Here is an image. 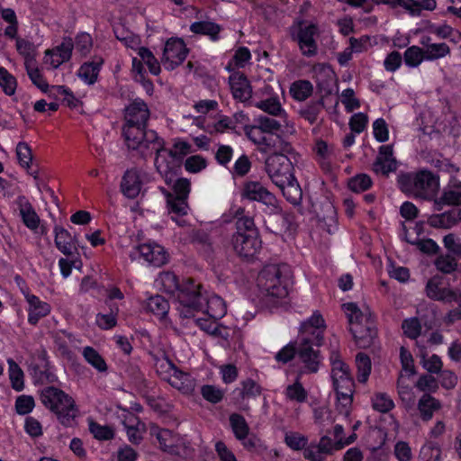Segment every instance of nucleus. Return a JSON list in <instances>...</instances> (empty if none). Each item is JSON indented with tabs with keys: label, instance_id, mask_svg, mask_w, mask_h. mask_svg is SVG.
Segmentation results:
<instances>
[{
	"label": "nucleus",
	"instance_id": "15",
	"mask_svg": "<svg viewBox=\"0 0 461 461\" xmlns=\"http://www.w3.org/2000/svg\"><path fill=\"white\" fill-rule=\"evenodd\" d=\"M332 361V381L336 391L338 390H353L355 383L353 378L350 376L348 366L337 357Z\"/></svg>",
	"mask_w": 461,
	"mask_h": 461
},
{
	"label": "nucleus",
	"instance_id": "56",
	"mask_svg": "<svg viewBox=\"0 0 461 461\" xmlns=\"http://www.w3.org/2000/svg\"><path fill=\"white\" fill-rule=\"evenodd\" d=\"M285 441L286 445L294 450H304L308 443V438L297 432H289L285 434Z\"/></svg>",
	"mask_w": 461,
	"mask_h": 461
},
{
	"label": "nucleus",
	"instance_id": "28",
	"mask_svg": "<svg viewBox=\"0 0 461 461\" xmlns=\"http://www.w3.org/2000/svg\"><path fill=\"white\" fill-rule=\"evenodd\" d=\"M102 64L103 59L95 57L94 60L86 62L80 67L78 77L89 85L94 84L97 79Z\"/></svg>",
	"mask_w": 461,
	"mask_h": 461
},
{
	"label": "nucleus",
	"instance_id": "48",
	"mask_svg": "<svg viewBox=\"0 0 461 461\" xmlns=\"http://www.w3.org/2000/svg\"><path fill=\"white\" fill-rule=\"evenodd\" d=\"M20 214L28 228L32 230L38 228L40 222L39 217L29 203H25L21 204Z\"/></svg>",
	"mask_w": 461,
	"mask_h": 461
},
{
	"label": "nucleus",
	"instance_id": "6",
	"mask_svg": "<svg viewBox=\"0 0 461 461\" xmlns=\"http://www.w3.org/2000/svg\"><path fill=\"white\" fill-rule=\"evenodd\" d=\"M265 169L271 181L277 186L293 180L294 168L290 158L283 153H274L267 157Z\"/></svg>",
	"mask_w": 461,
	"mask_h": 461
},
{
	"label": "nucleus",
	"instance_id": "55",
	"mask_svg": "<svg viewBox=\"0 0 461 461\" xmlns=\"http://www.w3.org/2000/svg\"><path fill=\"white\" fill-rule=\"evenodd\" d=\"M372 185V180L369 176L366 174H359L348 181V187L356 193H360L367 190Z\"/></svg>",
	"mask_w": 461,
	"mask_h": 461
},
{
	"label": "nucleus",
	"instance_id": "64",
	"mask_svg": "<svg viewBox=\"0 0 461 461\" xmlns=\"http://www.w3.org/2000/svg\"><path fill=\"white\" fill-rule=\"evenodd\" d=\"M206 165V159L200 155L191 156L185 161V168L190 173H198L205 168Z\"/></svg>",
	"mask_w": 461,
	"mask_h": 461
},
{
	"label": "nucleus",
	"instance_id": "2",
	"mask_svg": "<svg viewBox=\"0 0 461 461\" xmlns=\"http://www.w3.org/2000/svg\"><path fill=\"white\" fill-rule=\"evenodd\" d=\"M289 270L285 265H267L259 272L258 286L266 298L283 299L287 296V284Z\"/></svg>",
	"mask_w": 461,
	"mask_h": 461
},
{
	"label": "nucleus",
	"instance_id": "38",
	"mask_svg": "<svg viewBox=\"0 0 461 461\" xmlns=\"http://www.w3.org/2000/svg\"><path fill=\"white\" fill-rule=\"evenodd\" d=\"M230 424L238 440L245 439L249 436V427L242 415L238 413L230 414Z\"/></svg>",
	"mask_w": 461,
	"mask_h": 461
},
{
	"label": "nucleus",
	"instance_id": "45",
	"mask_svg": "<svg viewBox=\"0 0 461 461\" xmlns=\"http://www.w3.org/2000/svg\"><path fill=\"white\" fill-rule=\"evenodd\" d=\"M255 122L258 128L266 133H274L280 131L283 123L281 120L277 121L265 115L258 116L255 119Z\"/></svg>",
	"mask_w": 461,
	"mask_h": 461
},
{
	"label": "nucleus",
	"instance_id": "51",
	"mask_svg": "<svg viewBox=\"0 0 461 461\" xmlns=\"http://www.w3.org/2000/svg\"><path fill=\"white\" fill-rule=\"evenodd\" d=\"M425 59V51L418 47H409L404 52V61L410 67H417Z\"/></svg>",
	"mask_w": 461,
	"mask_h": 461
},
{
	"label": "nucleus",
	"instance_id": "35",
	"mask_svg": "<svg viewBox=\"0 0 461 461\" xmlns=\"http://www.w3.org/2000/svg\"><path fill=\"white\" fill-rule=\"evenodd\" d=\"M8 374L12 388L16 392H21L24 388L23 371L18 364L12 358L7 359Z\"/></svg>",
	"mask_w": 461,
	"mask_h": 461
},
{
	"label": "nucleus",
	"instance_id": "31",
	"mask_svg": "<svg viewBox=\"0 0 461 461\" xmlns=\"http://www.w3.org/2000/svg\"><path fill=\"white\" fill-rule=\"evenodd\" d=\"M324 108L323 98L321 97L319 100L312 101L309 104L303 105L299 110L298 113L302 118L313 124L317 122L319 114Z\"/></svg>",
	"mask_w": 461,
	"mask_h": 461
},
{
	"label": "nucleus",
	"instance_id": "47",
	"mask_svg": "<svg viewBox=\"0 0 461 461\" xmlns=\"http://www.w3.org/2000/svg\"><path fill=\"white\" fill-rule=\"evenodd\" d=\"M85 359L99 372L106 371L107 366L100 354L91 347H86L83 350Z\"/></svg>",
	"mask_w": 461,
	"mask_h": 461
},
{
	"label": "nucleus",
	"instance_id": "44",
	"mask_svg": "<svg viewBox=\"0 0 461 461\" xmlns=\"http://www.w3.org/2000/svg\"><path fill=\"white\" fill-rule=\"evenodd\" d=\"M191 152L192 146L190 143L178 140L174 143L172 149H167V156L175 161L176 165H180L183 158Z\"/></svg>",
	"mask_w": 461,
	"mask_h": 461
},
{
	"label": "nucleus",
	"instance_id": "13",
	"mask_svg": "<svg viewBox=\"0 0 461 461\" xmlns=\"http://www.w3.org/2000/svg\"><path fill=\"white\" fill-rule=\"evenodd\" d=\"M398 161L393 157L392 145H383L379 148L378 155L373 163L372 170L383 176H388L390 173L397 170Z\"/></svg>",
	"mask_w": 461,
	"mask_h": 461
},
{
	"label": "nucleus",
	"instance_id": "62",
	"mask_svg": "<svg viewBox=\"0 0 461 461\" xmlns=\"http://www.w3.org/2000/svg\"><path fill=\"white\" fill-rule=\"evenodd\" d=\"M27 74L32 82L40 89L45 91L48 84L44 81L40 70L36 68L35 61L25 65Z\"/></svg>",
	"mask_w": 461,
	"mask_h": 461
},
{
	"label": "nucleus",
	"instance_id": "61",
	"mask_svg": "<svg viewBox=\"0 0 461 461\" xmlns=\"http://www.w3.org/2000/svg\"><path fill=\"white\" fill-rule=\"evenodd\" d=\"M201 393L206 401L212 403L221 402L224 395V392L222 390L210 384L203 385L201 388Z\"/></svg>",
	"mask_w": 461,
	"mask_h": 461
},
{
	"label": "nucleus",
	"instance_id": "7",
	"mask_svg": "<svg viewBox=\"0 0 461 461\" xmlns=\"http://www.w3.org/2000/svg\"><path fill=\"white\" fill-rule=\"evenodd\" d=\"M201 285L194 284V280L188 278L180 284L179 289L176 291V296L183 306L181 314L189 317L192 312L201 309L205 304V296L201 293Z\"/></svg>",
	"mask_w": 461,
	"mask_h": 461
},
{
	"label": "nucleus",
	"instance_id": "54",
	"mask_svg": "<svg viewBox=\"0 0 461 461\" xmlns=\"http://www.w3.org/2000/svg\"><path fill=\"white\" fill-rule=\"evenodd\" d=\"M139 55L141 58V60L148 66L151 74L157 76L160 73V65L153 53L148 48H140Z\"/></svg>",
	"mask_w": 461,
	"mask_h": 461
},
{
	"label": "nucleus",
	"instance_id": "53",
	"mask_svg": "<svg viewBox=\"0 0 461 461\" xmlns=\"http://www.w3.org/2000/svg\"><path fill=\"white\" fill-rule=\"evenodd\" d=\"M343 307L345 308L350 326L357 321H364L366 316H368V313H371L368 308L366 312L360 311L358 306L354 303H345Z\"/></svg>",
	"mask_w": 461,
	"mask_h": 461
},
{
	"label": "nucleus",
	"instance_id": "63",
	"mask_svg": "<svg viewBox=\"0 0 461 461\" xmlns=\"http://www.w3.org/2000/svg\"><path fill=\"white\" fill-rule=\"evenodd\" d=\"M240 396L242 399L253 398L261 393L260 385L252 379H247L241 383Z\"/></svg>",
	"mask_w": 461,
	"mask_h": 461
},
{
	"label": "nucleus",
	"instance_id": "39",
	"mask_svg": "<svg viewBox=\"0 0 461 461\" xmlns=\"http://www.w3.org/2000/svg\"><path fill=\"white\" fill-rule=\"evenodd\" d=\"M146 309L153 314L163 318L168 312L169 303L163 296L157 294L148 299Z\"/></svg>",
	"mask_w": 461,
	"mask_h": 461
},
{
	"label": "nucleus",
	"instance_id": "24",
	"mask_svg": "<svg viewBox=\"0 0 461 461\" xmlns=\"http://www.w3.org/2000/svg\"><path fill=\"white\" fill-rule=\"evenodd\" d=\"M276 211L269 213L265 223L267 228L275 234H281L289 230L291 224L290 214L275 207Z\"/></svg>",
	"mask_w": 461,
	"mask_h": 461
},
{
	"label": "nucleus",
	"instance_id": "17",
	"mask_svg": "<svg viewBox=\"0 0 461 461\" xmlns=\"http://www.w3.org/2000/svg\"><path fill=\"white\" fill-rule=\"evenodd\" d=\"M164 140L159 138L149 148V152L150 155L155 152L154 165L159 174L167 178V175L171 173L173 167L176 164L167 156V149L164 148Z\"/></svg>",
	"mask_w": 461,
	"mask_h": 461
},
{
	"label": "nucleus",
	"instance_id": "19",
	"mask_svg": "<svg viewBox=\"0 0 461 461\" xmlns=\"http://www.w3.org/2000/svg\"><path fill=\"white\" fill-rule=\"evenodd\" d=\"M62 253L67 257L59 259V268L64 277H68L72 269L81 273L83 263L75 246L71 244L64 245L61 249Z\"/></svg>",
	"mask_w": 461,
	"mask_h": 461
},
{
	"label": "nucleus",
	"instance_id": "59",
	"mask_svg": "<svg viewBox=\"0 0 461 461\" xmlns=\"http://www.w3.org/2000/svg\"><path fill=\"white\" fill-rule=\"evenodd\" d=\"M402 328L404 334L411 339H417L421 331V325L417 318L404 320L402 321Z\"/></svg>",
	"mask_w": 461,
	"mask_h": 461
},
{
	"label": "nucleus",
	"instance_id": "42",
	"mask_svg": "<svg viewBox=\"0 0 461 461\" xmlns=\"http://www.w3.org/2000/svg\"><path fill=\"white\" fill-rule=\"evenodd\" d=\"M87 421L89 431L95 438L98 440H110L114 438V430L112 427L100 425L91 418Z\"/></svg>",
	"mask_w": 461,
	"mask_h": 461
},
{
	"label": "nucleus",
	"instance_id": "50",
	"mask_svg": "<svg viewBox=\"0 0 461 461\" xmlns=\"http://www.w3.org/2000/svg\"><path fill=\"white\" fill-rule=\"evenodd\" d=\"M41 399L44 406L58 413V389L56 387L49 386L43 389Z\"/></svg>",
	"mask_w": 461,
	"mask_h": 461
},
{
	"label": "nucleus",
	"instance_id": "40",
	"mask_svg": "<svg viewBox=\"0 0 461 461\" xmlns=\"http://www.w3.org/2000/svg\"><path fill=\"white\" fill-rule=\"evenodd\" d=\"M313 86L310 81L299 80L292 84L290 87L291 95L298 101H304L312 95Z\"/></svg>",
	"mask_w": 461,
	"mask_h": 461
},
{
	"label": "nucleus",
	"instance_id": "27",
	"mask_svg": "<svg viewBox=\"0 0 461 461\" xmlns=\"http://www.w3.org/2000/svg\"><path fill=\"white\" fill-rule=\"evenodd\" d=\"M187 199L176 197L173 194L167 195V207L169 213H173L176 216H172L171 219L175 221L179 226H185L186 224L185 220H177L176 217L184 216L187 214L188 204Z\"/></svg>",
	"mask_w": 461,
	"mask_h": 461
},
{
	"label": "nucleus",
	"instance_id": "46",
	"mask_svg": "<svg viewBox=\"0 0 461 461\" xmlns=\"http://www.w3.org/2000/svg\"><path fill=\"white\" fill-rule=\"evenodd\" d=\"M0 87L7 95H13L17 87L16 78L3 67H0Z\"/></svg>",
	"mask_w": 461,
	"mask_h": 461
},
{
	"label": "nucleus",
	"instance_id": "12",
	"mask_svg": "<svg viewBox=\"0 0 461 461\" xmlns=\"http://www.w3.org/2000/svg\"><path fill=\"white\" fill-rule=\"evenodd\" d=\"M80 411L72 396L59 390V423L68 428L77 426Z\"/></svg>",
	"mask_w": 461,
	"mask_h": 461
},
{
	"label": "nucleus",
	"instance_id": "21",
	"mask_svg": "<svg viewBox=\"0 0 461 461\" xmlns=\"http://www.w3.org/2000/svg\"><path fill=\"white\" fill-rule=\"evenodd\" d=\"M232 95L240 102H246L252 96V88L247 77L240 72H235L229 77Z\"/></svg>",
	"mask_w": 461,
	"mask_h": 461
},
{
	"label": "nucleus",
	"instance_id": "25",
	"mask_svg": "<svg viewBox=\"0 0 461 461\" xmlns=\"http://www.w3.org/2000/svg\"><path fill=\"white\" fill-rule=\"evenodd\" d=\"M459 221H461V209L457 207L440 214L432 215L429 219L430 226L444 229H449Z\"/></svg>",
	"mask_w": 461,
	"mask_h": 461
},
{
	"label": "nucleus",
	"instance_id": "32",
	"mask_svg": "<svg viewBox=\"0 0 461 461\" xmlns=\"http://www.w3.org/2000/svg\"><path fill=\"white\" fill-rule=\"evenodd\" d=\"M151 436H155L158 439L160 448L164 451H171L175 446V439L172 431L167 429H160L155 424H151L149 428Z\"/></svg>",
	"mask_w": 461,
	"mask_h": 461
},
{
	"label": "nucleus",
	"instance_id": "4",
	"mask_svg": "<svg viewBox=\"0 0 461 461\" xmlns=\"http://www.w3.org/2000/svg\"><path fill=\"white\" fill-rule=\"evenodd\" d=\"M291 39L297 42L303 56L314 57L318 52L316 38L320 32L317 24L296 18L289 28Z\"/></svg>",
	"mask_w": 461,
	"mask_h": 461
},
{
	"label": "nucleus",
	"instance_id": "43",
	"mask_svg": "<svg viewBox=\"0 0 461 461\" xmlns=\"http://www.w3.org/2000/svg\"><path fill=\"white\" fill-rule=\"evenodd\" d=\"M402 230L404 232V240L410 243L416 245L418 249L427 254H434L438 249V245L432 240H420L418 237L412 239L409 236L406 226L402 223Z\"/></svg>",
	"mask_w": 461,
	"mask_h": 461
},
{
	"label": "nucleus",
	"instance_id": "16",
	"mask_svg": "<svg viewBox=\"0 0 461 461\" xmlns=\"http://www.w3.org/2000/svg\"><path fill=\"white\" fill-rule=\"evenodd\" d=\"M140 255L150 265L161 267L167 262L168 254L157 243H144L136 248Z\"/></svg>",
	"mask_w": 461,
	"mask_h": 461
},
{
	"label": "nucleus",
	"instance_id": "11",
	"mask_svg": "<svg viewBox=\"0 0 461 461\" xmlns=\"http://www.w3.org/2000/svg\"><path fill=\"white\" fill-rule=\"evenodd\" d=\"M234 251L243 258H252L261 249L258 232L234 233L231 239Z\"/></svg>",
	"mask_w": 461,
	"mask_h": 461
},
{
	"label": "nucleus",
	"instance_id": "58",
	"mask_svg": "<svg viewBox=\"0 0 461 461\" xmlns=\"http://www.w3.org/2000/svg\"><path fill=\"white\" fill-rule=\"evenodd\" d=\"M373 407L384 413L391 411L394 407V403L386 393H378L373 398Z\"/></svg>",
	"mask_w": 461,
	"mask_h": 461
},
{
	"label": "nucleus",
	"instance_id": "22",
	"mask_svg": "<svg viewBox=\"0 0 461 461\" xmlns=\"http://www.w3.org/2000/svg\"><path fill=\"white\" fill-rule=\"evenodd\" d=\"M23 294L28 303V321L35 325L41 318L49 314L50 307L47 303L41 301L37 296L28 292H23Z\"/></svg>",
	"mask_w": 461,
	"mask_h": 461
},
{
	"label": "nucleus",
	"instance_id": "33",
	"mask_svg": "<svg viewBox=\"0 0 461 461\" xmlns=\"http://www.w3.org/2000/svg\"><path fill=\"white\" fill-rule=\"evenodd\" d=\"M440 402L429 394H423L418 402V409L423 420H429L435 411L440 409Z\"/></svg>",
	"mask_w": 461,
	"mask_h": 461
},
{
	"label": "nucleus",
	"instance_id": "9",
	"mask_svg": "<svg viewBox=\"0 0 461 461\" xmlns=\"http://www.w3.org/2000/svg\"><path fill=\"white\" fill-rule=\"evenodd\" d=\"M358 348H366L374 344L377 335L375 321L371 313L362 321H357L349 329Z\"/></svg>",
	"mask_w": 461,
	"mask_h": 461
},
{
	"label": "nucleus",
	"instance_id": "49",
	"mask_svg": "<svg viewBox=\"0 0 461 461\" xmlns=\"http://www.w3.org/2000/svg\"><path fill=\"white\" fill-rule=\"evenodd\" d=\"M159 282L167 294H175L180 287L178 277L172 272L160 274Z\"/></svg>",
	"mask_w": 461,
	"mask_h": 461
},
{
	"label": "nucleus",
	"instance_id": "57",
	"mask_svg": "<svg viewBox=\"0 0 461 461\" xmlns=\"http://www.w3.org/2000/svg\"><path fill=\"white\" fill-rule=\"evenodd\" d=\"M435 266L438 270L444 274H450L457 267V263L455 258L449 255H441L435 260Z\"/></svg>",
	"mask_w": 461,
	"mask_h": 461
},
{
	"label": "nucleus",
	"instance_id": "20",
	"mask_svg": "<svg viewBox=\"0 0 461 461\" xmlns=\"http://www.w3.org/2000/svg\"><path fill=\"white\" fill-rule=\"evenodd\" d=\"M242 195L249 200L261 202L267 205L275 206V195L259 182H249L244 185Z\"/></svg>",
	"mask_w": 461,
	"mask_h": 461
},
{
	"label": "nucleus",
	"instance_id": "36",
	"mask_svg": "<svg viewBox=\"0 0 461 461\" xmlns=\"http://www.w3.org/2000/svg\"><path fill=\"white\" fill-rule=\"evenodd\" d=\"M16 154L20 165L26 168L28 173L36 179L37 170L32 167V155L28 144L20 142L16 147Z\"/></svg>",
	"mask_w": 461,
	"mask_h": 461
},
{
	"label": "nucleus",
	"instance_id": "29",
	"mask_svg": "<svg viewBox=\"0 0 461 461\" xmlns=\"http://www.w3.org/2000/svg\"><path fill=\"white\" fill-rule=\"evenodd\" d=\"M277 187L281 189L283 195L289 203L294 205L301 204L303 191L295 176H293V180L288 179V183L277 185Z\"/></svg>",
	"mask_w": 461,
	"mask_h": 461
},
{
	"label": "nucleus",
	"instance_id": "1",
	"mask_svg": "<svg viewBox=\"0 0 461 461\" xmlns=\"http://www.w3.org/2000/svg\"><path fill=\"white\" fill-rule=\"evenodd\" d=\"M321 328H324L322 316L315 312L301 325V339L299 343V358L312 373L319 368V351L313 346L319 347L323 339Z\"/></svg>",
	"mask_w": 461,
	"mask_h": 461
},
{
	"label": "nucleus",
	"instance_id": "41",
	"mask_svg": "<svg viewBox=\"0 0 461 461\" xmlns=\"http://www.w3.org/2000/svg\"><path fill=\"white\" fill-rule=\"evenodd\" d=\"M356 365L357 368V378L359 383H366L371 373V360L365 353H358L356 357Z\"/></svg>",
	"mask_w": 461,
	"mask_h": 461
},
{
	"label": "nucleus",
	"instance_id": "37",
	"mask_svg": "<svg viewBox=\"0 0 461 461\" xmlns=\"http://www.w3.org/2000/svg\"><path fill=\"white\" fill-rule=\"evenodd\" d=\"M429 38L421 41L422 45H426L425 59L434 60L443 58L450 53V49L447 44L442 43H431L428 44Z\"/></svg>",
	"mask_w": 461,
	"mask_h": 461
},
{
	"label": "nucleus",
	"instance_id": "10",
	"mask_svg": "<svg viewBox=\"0 0 461 461\" xmlns=\"http://www.w3.org/2000/svg\"><path fill=\"white\" fill-rule=\"evenodd\" d=\"M188 53V50L182 39L168 40L163 50L161 63L167 70H173L183 63Z\"/></svg>",
	"mask_w": 461,
	"mask_h": 461
},
{
	"label": "nucleus",
	"instance_id": "18",
	"mask_svg": "<svg viewBox=\"0 0 461 461\" xmlns=\"http://www.w3.org/2000/svg\"><path fill=\"white\" fill-rule=\"evenodd\" d=\"M124 119L127 125H147L149 119L148 105L141 100H135L126 108Z\"/></svg>",
	"mask_w": 461,
	"mask_h": 461
},
{
	"label": "nucleus",
	"instance_id": "26",
	"mask_svg": "<svg viewBox=\"0 0 461 461\" xmlns=\"http://www.w3.org/2000/svg\"><path fill=\"white\" fill-rule=\"evenodd\" d=\"M255 106L272 116L279 117L284 124H288L287 113L283 109L278 98L270 97L266 100L259 101L256 103Z\"/></svg>",
	"mask_w": 461,
	"mask_h": 461
},
{
	"label": "nucleus",
	"instance_id": "5",
	"mask_svg": "<svg viewBox=\"0 0 461 461\" xmlns=\"http://www.w3.org/2000/svg\"><path fill=\"white\" fill-rule=\"evenodd\" d=\"M147 125L122 126V135L127 147L133 150H139L141 157L150 156L149 148L159 139L155 131L146 130Z\"/></svg>",
	"mask_w": 461,
	"mask_h": 461
},
{
	"label": "nucleus",
	"instance_id": "60",
	"mask_svg": "<svg viewBox=\"0 0 461 461\" xmlns=\"http://www.w3.org/2000/svg\"><path fill=\"white\" fill-rule=\"evenodd\" d=\"M407 3L410 5L409 12L412 15H420L421 10L433 11L437 6L435 0H408Z\"/></svg>",
	"mask_w": 461,
	"mask_h": 461
},
{
	"label": "nucleus",
	"instance_id": "30",
	"mask_svg": "<svg viewBox=\"0 0 461 461\" xmlns=\"http://www.w3.org/2000/svg\"><path fill=\"white\" fill-rule=\"evenodd\" d=\"M191 32L195 34H202L208 36L212 41H218L220 38V32L221 31V27L212 22L209 21H201L195 22L190 26Z\"/></svg>",
	"mask_w": 461,
	"mask_h": 461
},
{
	"label": "nucleus",
	"instance_id": "23",
	"mask_svg": "<svg viewBox=\"0 0 461 461\" xmlns=\"http://www.w3.org/2000/svg\"><path fill=\"white\" fill-rule=\"evenodd\" d=\"M142 182L137 169H128L121 182V191L129 199L136 198L141 190Z\"/></svg>",
	"mask_w": 461,
	"mask_h": 461
},
{
	"label": "nucleus",
	"instance_id": "52",
	"mask_svg": "<svg viewBox=\"0 0 461 461\" xmlns=\"http://www.w3.org/2000/svg\"><path fill=\"white\" fill-rule=\"evenodd\" d=\"M285 395L289 400L297 402H303L307 399V392L298 379L286 387Z\"/></svg>",
	"mask_w": 461,
	"mask_h": 461
},
{
	"label": "nucleus",
	"instance_id": "8",
	"mask_svg": "<svg viewBox=\"0 0 461 461\" xmlns=\"http://www.w3.org/2000/svg\"><path fill=\"white\" fill-rule=\"evenodd\" d=\"M160 368L165 369V372L168 373V375H166L164 379L167 380L171 386L185 394L193 393L195 387V382L189 374L179 370L168 358H166L165 363L160 365Z\"/></svg>",
	"mask_w": 461,
	"mask_h": 461
},
{
	"label": "nucleus",
	"instance_id": "3",
	"mask_svg": "<svg viewBox=\"0 0 461 461\" xmlns=\"http://www.w3.org/2000/svg\"><path fill=\"white\" fill-rule=\"evenodd\" d=\"M398 185L403 193L424 200H430L438 192V179L430 171L421 170L418 173L400 174Z\"/></svg>",
	"mask_w": 461,
	"mask_h": 461
},
{
	"label": "nucleus",
	"instance_id": "34",
	"mask_svg": "<svg viewBox=\"0 0 461 461\" xmlns=\"http://www.w3.org/2000/svg\"><path fill=\"white\" fill-rule=\"evenodd\" d=\"M195 312H203L213 319H219L225 314L226 309L222 300L218 296H213L210 299L205 297V304L201 309H196Z\"/></svg>",
	"mask_w": 461,
	"mask_h": 461
},
{
	"label": "nucleus",
	"instance_id": "14",
	"mask_svg": "<svg viewBox=\"0 0 461 461\" xmlns=\"http://www.w3.org/2000/svg\"><path fill=\"white\" fill-rule=\"evenodd\" d=\"M443 277L434 276L426 285L425 292L429 298L444 303H451L457 300V292L449 288L441 287Z\"/></svg>",
	"mask_w": 461,
	"mask_h": 461
}]
</instances>
